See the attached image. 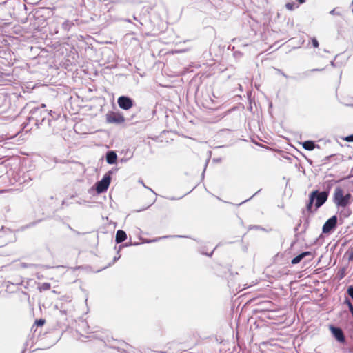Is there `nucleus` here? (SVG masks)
<instances>
[{"instance_id": "nucleus-1", "label": "nucleus", "mask_w": 353, "mask_h": 353, "mask_svg": "<svg viewBox=\"0 0 353 353\" xmlns=\"http://www.w3.org/2000/svg\"><path fill=\"white\" fill-rule=\"evenodd\" d=\"M333 201L337 207L345 208L352 203V196L350 193H345L341 188L336 187L334 189Z\"/></svg>"}, {"instance_id": "nucleus-2", "label": "nucleus", "mask_w": 353, "mask_h": 353, "mask_svg": "<svg viewBox=\"0 0 353 353\" xmlns=\"http://www.w3.org/2000/svg\"><path fill=\"white\" fill-rule=\"evenodd\" d=\"M328 194L325 192H319L318 191H314L310 196V202L307 205L308 210H311L312 203L315 201L316 208L321 206L327 199Z\"/></svg>"}, {"instance_id": "nucleus-3", "label": "nucleus", "mask_w": 353, "mask_h": 353, "mask_svg": "<svg viewBox=\"0 0 353 353\" xmlns=\"http://www.w3.org/2000/svg\"><path fill=\"white\" fill-rule=\"evenodd\" d=\"M111 177L109 174H105L103 179L97 183L96 184V190L97 193L100 194L105 192L110 183Z\"/></svg>"}, {"instance_id": "nucleus-4", "label": "nucleus", "mask_w": 353, "mask_h": 353, "mask_svg": "<svg viewBox=\"0 0 353 353\" xmlns=\"http://www.w3.org/2000/svg\"><path fill=\"white\" fill-rule=\"evenodd\" d=\"M106 121L109 123L120 124L124 122V117L118 112H109L105 115Z\"/></svg>"}, {"instance_id": "nucleus-5", "label": "nucleus", "mask_w": 353, "mask_h": 353, "mask_svg": "<svg viewBox=\"0 0 353 353\" xmlns=\"http://www.w3.org/2000/svg\"><path fill=\"white\" fill-rule=\"evenodd\" d=\"M337 219L336 216H333L330 218L323 225V233H329L330 232L336 225Z\"/></svg>"}, {"instance_id": "nucleus-6", "label": "nucleus", "mask_w": 353, "mask_h": 353, "mask_svg": "<svg viewBox=\"0 0 353 353\" xmlns=\"http://www.w3.org/2000/svg\"><path fill=\"white\" fill-rule=\"evenodd\" d=\"M119 106L123 110H129L132 107V101L127 97H120L118 99Z\"/></svg>"}, {"instance_id": "nucleus-7", "label": "nucleus", "mask_w": 353, "mask_h": 353, "mask_svg": "<svg viewBox=\"0 0 353 353\" xmlns=\"http://www.w3.org/2000/svg\"><path fill=\"white\" fill-rule=\"evenodd\" d=\"M330 330L331 331L332 335L334 336V338L341 343H343L345 341V336L343 333V331L339 327H335L332 325L330 326Z\"/></svg>"}, {"instance_id": "nucleus-8", "label": "nucleus", "mask_w": 353, "mask_h": 353, "mask_svg": "<svg viewBox=\"0 0 353 353\" xmlns=\"http://www.w3.org/2000/svg\"><path fill=\"white\" fill-rule=\"evenodd\" d=\"M126 233L121 230L117 232L115 241L117 243H121L126 239Z\"/></svg>"}, {"instance_id": "nucleus-9", "label": "nucleus", "mask_w": 353, "mask_h": 353, "mask_svg": "<svg viewBox=\"0 0 353 353\" xmlns=\"http://www.w3.org/2000/svg\"><path fill=\"white\" fill-rule=\"evenodd\" d=\"M117 157L116 153L111 151L107 153L106 161L109 164H114L117 161Z\"/></svg>"}, {"instance_id": "nucleus-10", "label": "nucleus", "mask_w": 353, "mask_h": 353, "mask_svg": "<svg viewBox=\"0 0 353 353\" xmlns=\"http://www.w3.org/2000/svg\"><path fill=\"white\" fill-rule=\"evenodd\" d=\"M303 148L306 150H313L316 148V145L314 141H307L302 143Z\"/></svg>"}, {"instance_id": "nucleus-11", "label": "nucleus", "mask_w": 353, "mask_h": 353, "mask_svg": "<svg viewBox=\"0 0 353 353\" xmlns=\"http://www.w3.org/2000/svg\"><path fill=\"white\" fill-rule=\"evenodd\" d=\"M307 255H310V252H303L301 254H300L299 255H298L297 256L294 257L291 263L292 264H297L299 263L305 256H307Z\"/></svg>"}, {"instance_id": "nucleus-12", "label": "nucleus", "mask_w": 353, "mask_h": 353, "mask_svg": "<svg viewBox=\"0 0 353 353\" xmlns=\"http://www.w3.org/2000/svg\"><path fill=\"white\" fill-rule=\"evenodd\" d=\"M50 288V285L48 283H43L39 286L40 291L48 290Z\"/></svg>"}, {"instance_id": "nucleus-13", "label": "nucleus", "mask_w": 353, "mask_h": 353, "mask_svg": "<svg viewBox=\"0 0 353 353\" xmlns=\"http://www.w3.org/2000/svg\"><path fill=\"white\" fill-rule=\"evenodd\" d=\"M312 45L314 48H318L319 47V42L318 41L316 40V38H312Z\"/></svg>"}, {"instance_id": "nucleus-14", "label": "nucleus", "mask_w": 353, "mask_h": 353, "mask_svg": "<svg viewBox=\"0 0 353 353\" xmlns=\"http://www.w3.org/2000/svg\"><path fill=\"white\" fill-rule=\"evenodd\" d=\"M347 294L353 299V287L348 288Z\"/></svg>"}, {"instance_id": "nucleus-15", "label": "nucleus", "mask_w": 353, "mask_h": 353, "mask_svg": "<svg viewBox=\"0 0 353 353\" xmlns=\"http://www.w3.org/2000/svg\"><path fill=\"white\" fill-rule=\"evenodd\" d=\"M344 139L348 142L353 141V134L346 137Z\"/></svg>"}, {"instance_id": "nucleus-16", "label": "nucleus", "mask_w": 353, "mask_h": 353, "mask_svg": "<svg viewBox=\"0 0 353 353\" xmlns=\"http://www.w3.org/2000/svg\"><path fill=\"white\" fill-rule=\"evenodd\" d=\"M285 7L287 8V9L288 10H292L294 8V4L293 3H288L286 5H285Z\"/></svg>"}, {"instance_id": "nucleus-17", "label": "nucleus", "mask_w": 353, "mask_h": 353, "mask_svg": "<svg viewBox=\"0 0 353 353\" xmlns=\"http://www.w3.org/2000/svg\"><path fill=\"white\" fill-rule=\"evenodd\" d=\"M353 259V248L349 252V260Z\"/></svg>"}, {"instance_id": "nucleus-18", "label": "nucleus", "mask_w": 353, "mask_h": 353, "mask_svg": "<svg viewBox=\"0 0 353 353\" xmlns=\"http://www.w3.org/2000/svg\"><path fill=\"white\" fill-rule=\"evenodd\" d=\"M44 322H45V321H44V320H43V319H39V320H37V321H36V323H37L38 325H40V326H41V325H43L44 324Z\"/></svg>"}, {"instance_id": "nucleus-19", "label": "nucleus", "mask_w": 353, "mask_h": 353, "mask_svg": "<svg viewBox=\"0 0 353 353\" xmlns=\"http://www.w3.org/2000/svg\"><path fill=\"white\" fill-rule=\"evenodd\" d=\"M41 112V110L39 108H37L34 110V112Z\"/></svg>"}, {"instance_id": "nucleus-20", "label": "nucleus", "mask_w": 353, "mask_h": 353, "mask_svg": "<svg viewBox=\"0 0 353 353\" xmlns=\"http://www.w3.org/2000/svg\"><path fill=\"white\" fill-rule=\"evenodd\" d=\"M330 14H335V10H332V11H330Z\"/></svg>"}, {"instance_id": "nucleus-21", "label": "nucleus", "mask_w": 353, "mask_h": 353, "mask_svg": "<svg viewBox=\"0 0 353 353\" xmlns=\"http://www.w3.org/2000/svg\"><path fill=\"white\" fill-rule=\"evenodd\" d=\"M321 70H320V69H313V70H312V71H321Z\"/></svg>"}, {"instance_id": "nucleus-22", "label": "nucleus", "mask_w": 353, "mask_h": 353, "mask_svg": "<svg viewBox=\"0 0 353 353\" xmlns=\"http://www.w3.org/2000/svg\"><path fill=\"white\" fill-rule=\"evenodd\" d=\"M50 114V112H46V111H44V114Z\"/></svg>"}, {"instance_id": "nucleus-23", "label": "nucleus", "mask_w": 353, "mask_h": 353, "mask_svg": "<svg viewBox=\"0 0 353 353\" xmlns=\"http://www.w3.org/2000/svg\"><path fill=\"white\" fill-rule=\"evenodd\" d=\"M299 1H300V3H303V2H304V1H303V0H299Z\"/></svg>"}, {"instance_id": "nucleus-24", "label": "nucleus", "mask_w": 353, "mask_h": 353, "mask_svg": "<svg viewBox=\"0 0 353 353\" xmlns=\"http://www.w3.org/2000/svg\"><path fill=\"white\" fill-rule=\"evenodd\" d=\"M41 107H42V108H45V107H46V105H45V104H43Z\"/></svg>"}, {"instance_id": "nucleus-25", "label": "nucleus", "mask_w": 353, "mask_h": 353, "mask_svg": "<svg viewBox=\"0 0 353 353\" xmlns=\"http://www.w3.org/2000/svg\"><path fill=\"white\" fill-rule=\"evenodd\" d=\"M352 5H353V0H352Z\"/></svg>"}]
</instances>
